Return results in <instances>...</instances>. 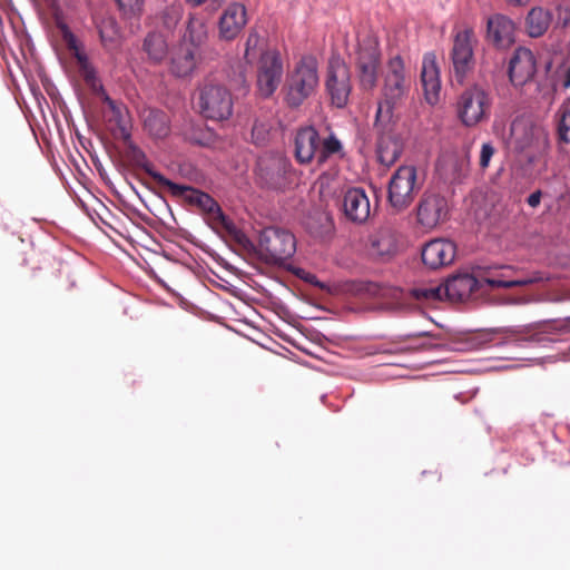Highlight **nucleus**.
I'll return each mask as SVG.
<instances>
[{"label":"nucleus","instance_id":"f257e3e1","mask_svg":"<svg viewBox=\"0 0 570 570\" xmlns=\"http://www.w3.org/2000/svg\"><path fill=\"white\" fill-rule=\"evenodd\" d=\"M178 188L166 187L173 196L183 197L191 205L199 207L206 215L207 224L218 234H225L244 249L254 247L246 234L240 230L222 210L218 203L208 194L190 186L179 185Z\"/></svg>","mask_w":570,"mask_h":570},{"label":"nucleus","instance_id":"f03ea898","mask_svg":"<svg viewBox=\"0 0 570 570\" xmlns=\"http://www.w3.org/2000/svg\"><path fill=\"white\" fill-rule=\"evenodd\" d=\"M411 89L404 60L396 55L389 59L383 73L382 100L379 102L375 125L387 124L393 117V109L401 105Z\"/></svg>","mask_w":570,"mask_h":570},{"label":"nucleus","instance_id":"7ed1b4c3","mask_svg":"<svg viewBox=\"0 0 570 570\" xmlns=\"http://www.w3.org/2000/svg\"><path fill=\"white\" fill-rule=\"evenodd\" d=\"M342 142L333 135L321 138L314 127H304L295 136V158L299 164H309L313 159L318 166L332 159L344 157Z\"/></svg>","mask_w":570,"mask_h":570},{"label":"nucleus","instance_id":"20e7f679","mask_svg":"<svg viewBox=\"0 0 570 570\" xmlns=\"http://www.w3.org/2000/svg\"><path fill=\"white\" fill-rule=\"evenodd\" d=\"M318 66L312 56H305L287 73L282 89L285 105L296 109L312 97L318 87Z\"/></svg>","mask_w":570,"mask_h":570},{"label":"nucleus","instance_id":"39448f33","mask_svg":"<svg viewBox=\"0 0 570 570\" xmlns=\"http://www.w3.org/2000/svg\"><path fill=\"white\" fill-rule=\"evenodd\" d=\"M354 65L360 88L374 90L382 65L380 46L374 38L366 37L358 42Z\"/></svg>","mask_w":570,"mask_h":570},{"label":"nucleus","instance_id":"423d86ee","mask_svg":"<svg viewBox=\"0 0 570 570\" xmlns=\"http://www.w3.org/2000/svg\"><path fill=\"white\" fill-rule=\"evenodd\" d=\"M492 99L488 90L480 85L464 89L456 102V114L466 127H473L490 116Z\"/></svg>","mask_w":570,"mask_h":570},{"label":"nucleus","instance_id":"0eeeda50","mask_svg":"<svg viewBox=\"0 0 570 570\" xmlns=\"http://www.w3.org/2000/svg\"><path fill=\"white\" fill-rule=\"evenodd\" d=\"M197 107L206 119L222 121L233 114V96L223 85L206 82L197 95Z\"/></svg>","mask_w":570,"mask_h":570},{"label":"nucleus","instance_id":"6e6552de","mask_svg":"<svg viewBox=\"0 0 570 570\" xmlns=\"http://www.w3.org/2000/svg\"><path fill=\"white\" fill-rule=\"evenodd\" d=\"M423 181L419 180L414 166H401L392 175L389 183V202L397 210H404L414 200Z\"/></svg>","mask_w":570,"mask_h":570},{"label":"nucleus","instance_id":"1a4fd4ad","mask_svg":"<svg viewBox=\"0 0 570 570\" xmlns=\"http://www.w3.org/2000/svg\"><path fill=\"white\" fill-rule=\"evenodd\" d=\"M259 253L267 263L282 264L296 252L295 236L278 227H267L259 235Z\"/></svg>","mask_w":570,"mask_h":570},{"label":"nucleus","instance_id":"9d476101","mask_svg":"<svg viewBox=\"0 0 570 570\" xmlns=\"http://www.w3.org/2000/svg\"><path fill=\"white\" fill-rule=\"evenodd\" d=\"M284 76L283 60L277 50L261 53L256 69V91L262 98L272 97Z\"/></svg>","mask_w":570,"mask_h":570},{"label":"nucleus","instance_id":"9b49d317","mask_svg":"<svg viewBox=\"0 0 570 570\" xmlns=\"http://www.w3.org/2000/svg\"><path fill=\"white\" fill-rule=\"evenodd\" d=\"M205 26L202 21L191 19L188 22L187 31L190 38V43L183 42L173 52L170 59V72L178 77L184 78L191 75L196 68V48L195 42H200L203 39Z\"/></svg>","mask_w":570,"mask_h":570},{"label":"nucleus","instance_id":"f8f14e48","mask_svg":"<svg viewBox=\"0 0 570 570\" xmlns=\"http://www.w3.org/2000/svg\"><path fill=\"white\" fill-rule=\"evenodd\" d=\"M291 170L289 160L281 155L265 153L258 157L255 175L258 184L269 189H282L287 183Z\"/></svg>","mask_w":570,"mask_h":570},{"label":"nucleus","instance_id":"ddd939ff","mask_svg":"<svg viewBox=\"0 0 570 570\" xmlns=\"http://www.w3.org/2000/svg\"><path fill=\"white\" fill-rule=\"evenodd\" d=\"M473 42L474 32L469 28L458 31L453 39L451 60L454 78L460 85L464 83L474 68Z\"/></svg>","mask_w":570,"mask_h":570},{"label":"nucleus","instance_id":"4468645a","mask_svg":"<svg viewBox=\"0 0 570 570\" xmlns=\"http://www.w3.org/2000/svg\"><path fill=\"white\" fill-rule=\"evenodd\" d=\"M325 87L334 106L337 108L346 106L352 90L351 72L348 66L338 56L332 57L328 61Z\"/></svg>","mask_w":570,"mask_h":570},{"label":"nucleus","instance_id":"2eb2a0df","mask_svg":"<svg viewBox=\"0 0 570 570\" xmlns=\"http://www.w3.org/2000/svg\"><path fill=\"white\" fill-rule=\"evenodd\" d=\"M476 271L481 289L484 285L491 288L521 287L538 283L543 279L539 275L524 278H512L511 274L514 273V269L511 266H478Z\"/></svg>","mask_w":570,"mask_h":570},{"label":"nucleus","instance_id":"dca6fc26","mask_svg":"<svg viewBox=\"0 0 570 570\" xmlns=\"http://www.w3.org/2000/svg\"><path fill=\"white\" fill-rule=\"evenodd\" d=\"M448 216V203L438 194L425 193L416 208L417 223L424 229H433Z\"/></svg>","mask_w":570,"mask_h":570},{"label":"nucleus","instance_id":"f3484780","mask_svg":"<svg viewBox=\"0 0 570 570\" xmlns=\"http://www.w3.org/2000/svg\"><path fill=\"white\" fill-rule=\"evenodd\" d=\"M510 147L518 151L524 153L531 149H540L546 147V139L540 130L525 120H514L510 127Z\"/></svg>","mask_w":570,"mask_h":570},{"label":"nucleus","instance_id":"a211bd4d","mask_svg":"<svg viewBox=\"0 0 570 570\" xmlns=\"http://www.w3.org/2000/svg\"><path fill=\"white\" fill-rule=\"evenodd\" d=\"M248 22L246 7L238 2L230 3L218 20V38L223 41L235 40Z\"/></svg>","mask_w":570,"mask_h":570},{"label":"nucleus","instance_id":"6ab92c4d","mask_svg":"<svg viewBox=\"0 0 570 570\" xmlns=\"http://www.w3.org/2000/svg\"><path fill=\"white\" fill-rule=\"evenodd\" d=\"M537 70L535 59L532 51L519 47L513 52L509 62V78L514 87H523L529 83Z\"/></svg>","mask_w":570,"mask_h":570},{"label":"nucleus","instance_id":"aec40b11","mask_svg":"<svg viewBox=\"0 0 570 570\" xmlns=\"http://www.w3.org/2000/svg\"><path fill=\"white\" fill-rule=\"evenodd\" d=\"M443 286L444 296L451 302L466 301L474 293L481 291L476 268L473 269V274L463 273L449 277Z\"/></svg>","mask_w":570,"mask_h":570},{"label":"nucleus","instance_id":"412c9836","mask_svg":"<svg viewBox=\"0 0 570 570\" xmlns=\"http://www.w3.org/2000/svg\"><path fill=\"white\" fill-rule=\"evenodd\" d=\"M487 39L500 49H507L515 41V24L504 14H494L488 19Z\"/></svg>","mask_w":570,"mask_h":570},{"label":"nucleus","instance_id":"4be33fe9","mask_svg":"<svg viewBox=\"0 0 570 570\" xmlns=\"http://www.w3.org/2000/svg\"><path fill=\"white\" fill-rule=\"evenodd\" d=\"M456 254L454 243L448 239H433L426 243L422 249L421 256L424 265L436 269L450 265Z\"/></svg>","mask_w":570,"mask_h":570},{"label":"nucleus","instance_id":"5701e85b","mask_svg":"<svg viewBox=\"0 0 570 570\" xmlns=\"http://www.w3.org/2000/svg\"><path fill=\"white\" fill-rule=\"evenodd\" d=\"M421 82L426 101L431 105L436 104L441 90V80L435 56L433 53H428L423 58Z\"/></svg>","mask_w":570,"mask_h":570},{"label":"nucleus","instance_id":"b1692460","mask_svg":"<svg viewBox=\"0 0 570 570\" xmlns=\"http://www.w3.org/2000/svg\"><path fill=\"white\" fill-rule=\"evenodd\" d=\"M345 216L354 223H364L370 216V200L361 188L348 189L343 199Z\"/></svg>","mask_w":570,"mask_h":570},{"label":"nucleus","instance_id":"393cba45","mask_svg":"<svg viewBox=\"0 0 570 570\" xmlns=\"http://www.w3.org/2000/svg\"><path fill=\"white\" fill-rule=\"evenodd\" d=\"M370 248L373 255L381 258L393 257L400 248L396 232L391 227H382L370 237Z\"/></svg>","mask_w":570,"mask_h":570},{"label":"nucleus","instance_id":"a878e982","mask_svg":"<svg viewBox=\"0 0 570 570\" xmlns=\"http://www.w3.org/2000/svg\"><path fill=\"white\" fill-rule=\"evenodd\" d=\"M76 60L79 66V71L87 86L98 96L101 97L110 109H115V101L107 95L100 80L97 77L95 68L90 65L86 53H77Z\"/></svg>","mask_w":570,"mask_h":570},{"label":"nucleus","instance_id":"bb28decb","mask_svg":"<svg viewBox=\"0 0 570 570\" xmlns=\"http://www.w3.org/2000/svg\"><path fill=\"white\" fill-rule=\"evenodd\" d=\"M128 160L138 168H141L161 187L178 188L177 184L166 178L160 173L154 170L151 163L147 159L145 153L137 146L130 144L127 151Z\"/></svg>","mask_w":570,"mask_h":570},{"label":"nucleus","instance_id":"cd10ccee","mask_svg":"<svg viewBox=\"0 0 570 570\" xmlns=\"http://www.w3.org/2000/svg\"><path fill=\"white\" fill-rule=\"evenodd\" d=\"M552 21V13L542 7H533L525 17L527 32L531 38L543 36Z\"/></svg>","mask_w":570,"mask_h":570},{"label":"nucleus","instance_id":"c85d7f7f","mask_svg":"<svg viewBox=\"0 0 570 570\" xmlns=\"http://www.w3.org/2000/svg\"><path fill=\"white\" fill-rule=\"evenodd\" d=\"M142 51L151 63H160L168 55V43L161 32H149L142 42Z\"/></svg>","mask_w":570,"mask_h":570},{"label":"nucleus","instance_id":"c756f323","mask_svg":"<svg viewBox=\"0 0 570 570\" xmlns=\"http://www.w3.org/2000/svg\"><path fill=\"white\" fill-rule=\"evenodd\" d=\"M144 128L155 138H165L169 131V117L165 111L149 109L144 115Z\"/></svg>","mask_w":570,"mask_h":570},{"label":"nucleus","instance_id":"7c9ffc66","mask_svg":"<svg viewBox=\"0 0 570 570\" xmlns=\"http://www.w3.org/2000/svg\"><path fill=\"white\" fill-rule=\"evenodd\" d=\"M401 146L391 137H382L377 144V158L382 165H393L401 155Z\"/></svg>","mask_w":570,"mask_h":570},{"label":"nucleus","instance_id":"2f4dec72","mask_svg":"<svg viewBox=\"0 0 570 570\" xmlns=\"http://www.w3.org/2000/svg\"><path fill=\"white\" fill-rule=\"evenodd\" d=\"M101 43L107 49H114L119 41V28L112 18H104L97 24Z\"/></svg>","mask_w":570,"mask_h":570},{"label":"nucleus","instance_id":"473e14b6","mask_svg":"<svg viewBox=\"0 0 570 570\" xmlns=\"http://www.w3.org/2000/svg\"><path fill=\"white\" fill-rule=\"evenodd\" d=\"M443 284L421 285L410 291L411 296L422 303H434L445 298Z\"/></svg>","mask_w":570,"mask_h":570},{"label":"nucleus","instance_id":"72a5a7b5","mask_svg":"<svg viewBox=\"0 0 570 570\" xmlns=\"http://www.w3.org/2000/svg\"><path fill=\"white\" fill-rule=\"evenodd\" d=\"M557 116L559 142L570 151V101L559 108Z\"/></svg>","mask_w":570,"mask_h":570},{"label":"nucleus","instance_id":"f704fd0d","mask_svg":"<svg viewBox=\"0 0 570 570\" xmlns=\"http://www.w3.org/2000/svg\"><path fill=\"white\" fill-rule=\"evenodd\" d=\"M271 125L266 120L256 119L252 127L250 138L256 146H264L269 138Z\"/></svg>","mask_w":570,"mask_h":570},{"label":"nucleus","instance_id":"c9c22d12","mask_svg":"<svg viewBox=\"0 0 570 570\" xmlns=\"http://www.w3.org/2000/svg\"><path fill=\"white\" fill-rule=\"evenodd\" d=\"M552 9L558 26L567 27L570 24V0H552Z\"/></svg>","mask_w":570,"mask_h":570},{"label":"nucleus","instance_id":"e433bc0d","mask_svg":"<svg viewBox=\"0 0 570 570\" xmlns=\"http://www.w3.org/2000/svg\"><path fill=\"white\" fill-rule=\"evenodd\" d=\"M261 42V36L256 30H250L248 33V37L245 42V52H244V59L252 63L253 59L255 58V52Z\"/></svg>","mask_w":570,"mask_h":570},{"label":"nucleus","instance_id":"4c0bfd02","mask_svg":"<svg viewBox=\"0 0 570 570\" xmlns=\"http://www.w3.org/2000/svg\"><path fill=\"white\" fill-rule=\"evenodd\" d=\"M125 16L136 17L142 12L144 0H117Z\"/></svg>","mask_w":570,"mask_h":570},{"label":"nucleus","instance_id":"58836bf2","mask_svg":"<svg viewBox=\"0 0 570 570\" xmlns=\"http://www.w3.org/2000/svg\"><path fill=\"white\" fill-rule=\"evenodd\" d=\"M495 151L497 149L491 141L481 145L479 166L482 170H485L490 166L491 158L494 156Z\"/></svg>","mask_w":570,"mask_h":570},{"label":"nucleus","instance_id":"ea45409f","mask_svg":"<svg viewBox=\"0 0 570 570\" xmlns=\"http://www.w3.org/2000/svg\"><path fill=\"white\" fill-rule=\"evenodd\" d=\"M63 38H65L68 49L73 52L75 57L77 53H85L83 51L80 50L79 42H78L77 38L70 31H68V30L65 31Z\"/></svg>","mask_w":570,"mask_h":570},{"label":"nucleus","instance_id":"a19ab883","mask_svg":"<svg viewBox=\"0 0 570 570\" xmlns=\"http://www.w3.org/2000/svg\"><path fill=\"white\" fill-rule=\"evenodd\" d=\"M179 17H180L179 8H176V7L167 8L166 11L164 12L165 24L167 27H170L171 24H176L177 21L179 20Z\"/></svg>","mask_w":570,"mask_h":570},{"label":"nucleus","instance_id":"79ce46f5","mask_svg":"<svg viewBox=\"0 0 570 570\" xmlns=\"http://www.w3.org/2000/svg\"><path fill=\"white\" fill-rule=\"evenodd\" d=\"M541 198L542 191L538 189L528 196L527 204L532 208H537L541 203Z\"/></svg>","mask_w":570,"mask_h":570},{"label":"nucleus","instance_id":"37998d69","mask_svg":"<svg viewBox=\"0 0 570 570\" xmlns=\"http://www.w3.org/2000/svg\"><path fill=\"white\" fill-rule=\"evenodd\" d=\"M207 0H187L193 7H198L206 2ZM215 8H219L226 0H210Z\"/></svg>","mask_w":570,"mask_h":570},{"label":"nucleus","instance_id":"c03bdc74","mask_svg":"<svg viewBox=\"0 0 570 570\" xmlns=\"http://www.w3.org/2000/svg\"><path fill=\"white\" fill-rule=\"evenodd\" d=\"M511 7H525L531 0H504Z\"/></svg>","mask_w":570,"mask_h":570},{"label":"nucleus","instance_id":"a18cd8bd","mask_svg":"<svg viewBox=\"0 0 570 570\" xmlns=\"http://www.w3.org/2000/svg\"><path fill=\"white\" fill-rule=\"evenodd\" d=\"M563 86L566 88L570 87V66L564 71Z\"/></svg>","mask_w":570,"mask_h":570},{"label":"nucleus","instance_id":"49530a36","mask_svg":"<svg viewBox=\"0 0 570 570\" xmlns=\"http://www.w3.org/2000/svg\"><path fill=\"white\" fill-rule=\"evenodd\" d=\"M511 304H525L529 302L528 298L524 297H517L509 301Z\"/></svg>","mask_w":570,"mask_h":570}]
</instances>
